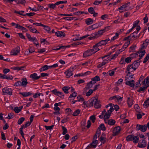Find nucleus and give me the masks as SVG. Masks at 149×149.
Returning <instances> with one entry per match:
<instances>
[{
    "instance_id": "39448f33",
    "label": "nucleus",
    "mask_w": 149,
    "mask_h": 149,
    "mask_svg": "<svg viewBox=\"0 0 149 149\" xmlns=\"http://www.w3.org/2000/svg\"><path fill=\"white\" fill-rule=\"evenodd\" d=\"M136 128L138 130H140L142 132H145L147 129V126L146 125H141L137 124L136 125Z\"/></svg>"
},
{
    "instance_id": "c9c22d12",
    "label": "nucleus",
    "mask_w": 149,
    "mask_h": 149,
    "mask_svg": "<svg viewBox=\"0 0 149 149\" xmlns=\"http://www.w3.org/2000/svg\"><path fill=\"white\" fill-rule=\"evenodd\" d=\"M145 53V50H143L141 52H137L136 54L137 55H139V57L140 58H141L143 56Z\"/></svg>"
},
{
    "instance_id": "a878e982",
    "label": "nucleus",
    "mask_w": 149,
    "mask_h": 149,
    "mask_svg": "<svg viewBox=\"0 0 149 149\" xmlns=\"http://www.w3.org/2000/svg\"><path fill=\"white\" fill-rule=\"evenodd\" d=\"M49 69H50L49 66L45 65L43 66L41 68H40L39 69V71L40 72H41L45 71Z\"/></svg>"
},
{
    "instance_id": "0eeeda50",
    "label": "nucleus",
    "mask_w": 149,
    "mask_h": 149,
    "mask_svg": "<svg viewBox=\"0 0 149 149\" xmlns=\"http://www.w3.org/2000/svg\"><path fill=\"white\" fill-rule=\"evenodd\" d=\"M74 68L73 67L71 68L65 72L64 73L65 74L66 77L67 78H69L72 75V72L74 70Z\"/></svg>"
},
{
    "instance_id": "6e6552de",
    "label": "nucleus",
    "mask_w": 149,
    "mask_h": 149,
    "mask_svg": "<svg viewBox=\"0 0 149 149\" xmlns=\"http://www.w3.org/2000/svg\"><path fill=\"white\" fill-rule=\"evenodd\" d=\"M98 141L97 140L93 141L92 142L89 144L87 147V148L89 149L91 148H95L97 143Z\"/></svg>"
},
{
    "instance_id": "423d86ee",
    "label": "nucleus",
    "mask_w": 149,
    "mask_h": 149,
    "mask_svg": "<svg viewBox=\"0 0 149 149\" xmlns=\"http://www.w3.org/2000/svg\"><path fill=\"white\" fill-rule=\"evenodd\" d=\"M3 93L4 95H11L12 94V90L10 88H5L2 89Z\"/></svg>"
},
{
    "instance_id": "1a4fd4ad",
    "label": "nucleus",
    "mask_w": 149,
    "mask_h": 149,
    "mask_svg": "<svg viewBox=\"0 0 149 149\" xmlns=\"http://www.w3.org/2000/svg\"><path fill=\"white\" fill-rule=\"evenodd\" d=\"M94 54L92 50L89 49L85 51L83 53V57H86L88 56H91L93 54Z\"/></svg>"
},
{
    "instance_id": "680f3d73",
    "label": "nucleus",
    "mask_w": 149,
    "mask_h": 149,
    "mask_svg": "<svg viewBox=\"0 0 149 149\" xmlns=\"http://www.w3.org/2000/svg\"><path fill=\"white\" fill-rule=\"evenodd\" d=\"M51 91L55 95L57 96L59 92V91H58L56 89H54L53 90H52Z\"/></svg>"
},
{
    "instance_id": "3c124183",
    "label": "nucleus",
    "mask_w": 149,
    "mask_h": 149,
    "mask_svg": "<svg viewBox=\"0 0 149 149\" xmlns=\"http://www.w3.org/2000/svg\"><path fill=\"white\" fill-rule=\"evenodd\" d=\"M104 22L103 21H101L98 23L95 24L97 28L103 25L104 24Z\"/></svg>"
},
{
    "instance_id": "7ed1b4c3",
    "label": "nucleus",
    "mask_w": 149,
    "mask_h": 149,
    "mask_svg": "<svg viewBox=\"0 0 149 149\" xmlns=\"http://www.w3.org/2000/svg\"><path fill=\"white\" fill-rule=\"evenodd\" d=\"M130 4L129 3H127L122 5L118 8V10L120 13H123L130 10V9L129 6Z\"/></svg>"
},
{
    "instance_id": "052dcab7",
    "label": "nucleus",
    "mask_w": 149,
    "mask_h": 149,
    "mask_svg": "<svg viewBox=\"0 0 149 149\" xmlns=\"http://www.w3.org/2000/svg\"><path fill=\"white\" fill-rule=\"evenodd\" d=\"M136 47V45H133L130 47L129 50V52H131L134 51Z\"/></svg>"
},
{
    "instance_id": "09e8293b",
    "label": "nucleus",
    "mask_w": 149,
    "mask_h": 149,
    "mask_svg": "<svg viewBox=\"0 0 149 149\" xmlns=\"http://www.w3.org/2000/svg\"><path fill=\"white\" fill-rule=\"evenodd\" d=\"M80 110L78 109L76 110L73 113L72 115L74 116H78L80 113Z\"/></svg>"
},
{
    "instance_id": "e2e57ef3",
    "label": "nucleus",
    "mask_w": 149,
    "mask_h": 149,
    "mask_svg": "<svg viewBox=\"0 0 149 149\" xmlns=\"http://www.w3.org/2000/svg\"><path fill=\"white\" fill-rule=\"evenodd\" d=\"M99 129L102 130H106V128L103 124H102L100 125Z\"/></svg>"
},
{
    "instance_id": "9d476101",
    "label": "nucleus",
    "mask_w": 149,
    "mask_h": 149,
    "mask_svg": "<svg viewBox=\"0 0 149 149\" xmlns=\"http://www.w3.org/2000/svg\"><path fill=\"white\" fill-rule=\"evenodd\" d=\"M100 47L98 45V43L94 45L93 47V48L91 49L93 54H95L98 51L100 50Z\"/></svg>"
},
{
    "instance_id": "bb28decb",
    "label": "nucleus",
    "mask_w": 149,
    "mask_h": 149,
    "mask_svg": "<svg viewBox=\"0 0 149 149\" xmlns=\"http://www.w3.org/2000/svg\"><path fill=\"white\" fill-rule=\"evenodd\" d=\"M102 59H103L104 61H105L106 63L109 62L111 60L109 55L106 56L102 57Z\"/></svg>"
},
{
    "instance_id": "c03bdc74",
    "label": "nucleus",
    "mask_w": 149,
    "mask_h": 149,
    "mask_svg": "<svg viewBox=\"0 0 149 149\" xmlns=\"http://www.w3.org/2000/svg\"><path fill=\"white\" fill-rule=\"evenodd\" d=\"M40 95L43 96L44 95L42 93H37L33 94V97L34 98H36L38 97Z\"/></svg>"
},
{
    "instance_id": "f3484780",
    "label": "nucleus",
    "mask_w": 149,
    "mask_h": 149,
    "mask_svg": "<svg viewBox=\"0 0 149 149\" xmlns=\"http://www.w3.org/2000/svg\"><path fill=\"white\" fill-rule=\"evenodd\" d=\"M97 28L95 24H93L92 25L89 26L86 29V31H91Z\"/></svg>"
},
{
    "instance_id": "79ce46f5",
    "label": "nucleus",
    "mask_w": 149,
    "mask_h": 149,
    "mask_svg": "<svg viewBox=\"0 0 149 149\" xmlns=\"http://www.w3.org/2000/svg\"><path fill=\"white\" fill-rule=\"evenodd\" d=\"M70 89V86H65L62 89L64 92L66 93H68V90Z\"/></svg>"
},
{
    "instance_id": "b1692460",
    "label": "nucleus",
    "mask_w": 149,
    "mask_h": 149,
    "mask_svg": "<svg viewBox=\"0 0 149 149\" xmlns=\"http://www.w3.org/2000/svg\"><path fill=\"white\" fill-rule=\"evenodd\" d=\"M122 97L118 96H115L111 97V100L114 99L116 101H120L122 100Z\"/></svg>"
},
{
    "instance_id": "6e6d98bb",
    "label": "nucleus",
    "mask_w": 149,
    "mask_h": 149,
    "mask_svg": "<svg viewBox=\"0 0 149 149\" xmlns=\"http://www.w3.org/2000/svg\"><path fill=\"white\" fill-rule=\"evenodd\" d=\"M40 42L44 45L48 44H49L48 42L45 39H41Z\"/></svg>"
},
{
    "instance_id": "774afa93",
    "label": "nucleus",
    "mask_w": 149,
    "mask_h": 149,
    "mask_svg": "<svg viewBox=\"0 0 149 149\" xmlns=\"http://www.w3.org/2000/svg\"><path fill=\"white\" fill-rule=\"evenodd\" d=\"M115 72L113 70H112L109 71L108 74L110 76H112L114 74Z\"/></svg>"
},
{
    "instance_id": "58836bf2",
    "label": "nucleus",
    "mask_w": 149,
    "mask_h": 149,
    "mask_svg": "<svg viewBox=\"0 0 149 149\" xmlns=\"http://www.w3.org/2000/svg\"><path fill=\"white\" fill-rule=\"evenodd\" d=\"M19 94L22 95L24 97H27L31 95L32 93L30 92H25L23 93H20Z\"/></svg>"
},
{
    "instance_id": "7c9ffc66",
    "label": "nucleus",
    "mask_w": 149,
    "mask_h": 149,
    "mask_svg": "<svg viewBox=\"0 0 149 149\" xmlns=\"http://www.w3.org/2000/svg\"><path fill=\"white\" fill-rule=\"evenodd\" d=\"M33 42L36 46L39 45V43L36 38L35 37H32V38L30 40Z\"/></svg>"
},
{
    "instance_id": "c756f323",
    "label": "nucleus",
    "mask_w": 149,
    "mask_h": 149,
    "mask_svg": "<svg viewBox=\"0 0 149 149\" xmlns=\"http://www.w3.org/2000/svg\"><path fill=\"white\" fill-rule=\"evenodd\" d=\"M127 73H131V72H132L135 70L132 68V66L131 65H129L127 68Z\"/></svg>"
},
{
    "instance_id": "69168bd1",
    "label": "nucleus",
    "mask_w": 149,
    "mask_h": 149,
    "mask_svg": "<svg viewBox=\"0 0 149 149\" xmlns=\"http://www.w3.org/2000/svg\"><path fill=\"white\" fill-rule=\"evenodd\" d=\"M57 96H58L61 98L63 99L64 98V95L63 93L59 91Z\"/></svg>"
},
{
    "instance_id": "603ef678",
    "label": "nucleus",
    "mask_w": 149,
    "mask_h": 149,
    "mask_svg": "<svg viewBox=\"0 0 149 149\" xmlns=\"http://www.w3.org/2000/svg\"><path fill=\"white\" fill-rule=\"evenodd\" d=\"M133 135H128L127 136V137L126 138V140L127 141H132V140L133 137Z\"/></svg>"
},
{
    "instance_id": "5701e85b",
    "label": "nucleus",
    "mask_w": 149,
    "mask_h": 149,
    "mask_svg": "<svg viewBox=\"0 0 149 149\" xmlns=\"http://www.w3.org/2000/svg\"><path fill=\"white\" fill-rule=\"evenodd\" d=\"M100 79L99 77L98 76H96L92 78L91 82H93V84H95L96 82L100 81Z\"/></svg>"
},
{
    "instance_id": "4468645a",
    "label": "nucleus",
    "mask_w": 149,
    "mask_h": 149,
    "mask_svg": "<svg viewBox=\"0 0 149 149\" xmlns=\"http://www.w3.org/2000/svg\"><path fill=\"white\" fill-rule=\"evenodd\" d=\"M121 130V128L119 126L114 127L113 130V134L115 135L118 134Z\"/></svg>"
},
{
    "instance_id": "cd10ccee",
    "label": "nucleus",
    "mask_w": 149,
    "mask_h": 149,
    "mask_svg": "<svg viewBox=\"0 0 149 149\" xmlns=\"http://www.w3.org/2000/svg\"><path fill=\"white\" fill-rule=\"evenodd\" d=\"M139 65V62L135 61L131 65L132 66V68L136 70V68L138 67Z\"/></svg>"
},
{
    "instance_id": "de8ad7c7",
    "label": "nucleus",
    "mask_w": 149,
    "mask_h": 149,
    "mask_svg": "<svg viewBox=\"0 0 149 149\" xmlns=\"http://www.w3.org/2000/svg\"><path fill=\"white\" fill-rule=\"evenodd\" d=\"M88 35H86L82 37H78L77 38H75L74 39V40H81L85 38H86L88 37Z\"/></svg>"
},
{
    "instance_id": "37998d69",
    "label": "nucleus",
    "mask_w": 149,
    "mask_h": 149,
    "mask_svg": "<svg viewBox=\"0 0 149 149\" xmlns=\"http://www.w3.org/2000/svg\"><path fill=\"white\" fill-rule=\"evenodd\" d=\"M15 28L18 29H19L24 31L26 30V29L24 27L21 26L20 25L18 24H17V25H16V26L15 27Z\"/></svg>"
},
{
    "instance_id": "393cba45",
    "label": "nucleus",
    "mask_w": 149,
    "mask_h": 149,
    "mask_svg": "<svg viewBox=\"0 0 149 149\" xmlns=\"http://www.w3.org/2000/svg\"><path fill=\"white\" fill-rule=\"evenodd\" d=\"M21 81L22 86L25 87L28 83L26 79L25 78H22Z\"/></svg>"
},
{
    "instance_id": "20e7f679",
    "label": "nucleus",
    "mask_w": 149,
    "mask_h": 149,
    "mask_svg": "<svg viewBox=\"0 0 149 149\" xmlns=\"http://www.w3.org/2000/svg\"><path fill=\"white\" fill-rule=\"evenodd\" d=\"M20 49L19 46H17L13 49L10 52V55L11 56H16L20 53Z\"/></svg>"
},
{
    "instance_id": "a18cd8bd",
    "label": "nucleus",
    "mask_w": 149,
    "mask_h": 149,
    "mask_svg": "<svg viewBox=\"0 0 149 149\" xmlns=\"http://www.w3.org/2000/svg\"><path fill=\"white\" fill-rule=\"evenodd\" d=\"M22 108V107H16L14 108V111L16 113H18L21 111Z\"/></svg>"
},
{
    "instance_id": "72a5a7b5",
    "label": "nucleus",
    "mask_w": 149,
    "mask_h": 149,
    "mask_svg": "<svg viewBox=\"0 0 149 149\" xmlns=\"http://www.w3.org/2000/svg\"><path fill=\"white\" fill-rule=\"evenodd\" d=\"M143 106L145 108H147L149 106V97L145 101Z\"/></svg>"
},
{
    "instance_id": "4c0bfd02",
    "label": "nucleus",
    "mask_w": 149,
    "mask_h": 149,
    "mask_svg": "<svg viewBox=\"0 0 149 149\" xmlns=\"http://www.w3.org/2000/svg\"><path fill=\"white\" fill-rule=\"evenodd\" d=\"M28 27L29 28V30L32 32L34 33H39L37 31V30L34 28H33L32 27H31L30 26H28Z\"/></svg>"
},
{
    "instance_id": "ddd939ff",
    "label": "nucleus",
    "mask_w": 149,
    "mask_h": 149,
    "mask_svg": "<svg viewBox=\"0 0 149 149\" xmlns=\"http://www.w3.org/2000/svg\"><path fill=\"white\" fill-rule=\"evenodd\" d=\"M110 40L109 38H108L104 40H102L97 43L98 45H99V46L101 47L102 46L106 45Z\"/></svg>"
},
{
    "instance_id": "6ab92c4d",
    "label": "nucleus",
    "mask_w": 149,
    "mask_h": 149,
    "mask_svg": "<svg viewBox=\"0 0 149 149\" xmlns=\"http://www.w3.org/2000/svg\"><path fill=\"white\" fill-rule=\"evenodd\" d=\"M105 123H108L110 125H114L115 123V121L113 119H111L109 120H105Z\"/></svg>"
},
{
    "instance_id": "13d9d810",
    "label": "nucleus",
    "mask_w": 149,
    "mask_h": 149,
    "mask_svg": "<svg viewBox=\"0 0 149 149\" xmlns=\"http://www.w3.org/2000/svg\"><path fill=\"white\" fill-rule=\"evenodd\" d=\"M15 2L17 3H25V0H15Z\"/></svg>"
},
{
    "instance_id": "864d4df0",
    "label": "nucleus",
    "mask_w": 149,
    "mask_h": 149,
    "mask_svg": "<svg viewBox=\"0 0 149 149\" xmlns=\"http://www.w3.org/2000/svg\"><path fill=\"white\" fill-rule=\"evenodd\" d=\"M14 86H22L21 81H17L15 83Z\"/></svg>"
},
{
    "instance_id": "338daca9",
    "label": "nucleus",
    "mask_w": 149,
    "mask_h": 149,
    "mask_svg": "<svg viewBox=\"0 0 149 149\" xmlns=\"http://www.w3.org/2000/svg\"><path fill=\"white\" fill-rule=\"evenodd\" d=\"M131 58L130 57H128L125 59V62L127 63H130L131 61Z\"/></svg>"
},
{
    "instance_id": "49530a36",
    "label": "nucleus",
    "mask_w": 149,
    "mask_h": 149,
    "mask_svg": "<svg viewBox=\"0 0 149 149\" xmlns=\"http://www.w3.org/2000/svg\"><path fill=\"white\" fill-rule=\"evenodd\" d=\"M77 101L80 102H82L84 100L83 97L80 95H79L77 97Z\"/></svg>"
},
{
    "instance_id": "a19ab883",
    "label": "nucleus",
    "mask_w": 149,
    "mask_h": 149,
    "mask_svg": "<svg viewBox=\"0 0 149 149\" xmlns=\"http://www.w3.org/2000/svg\"><path fill=\"white\" fill-rule=\"evenodd\" d=\"M148 78V77H147L144 79L143 83V85H148V86H149V81Z\"/></svg>"
},
{
    "instance_id": "bf43d9fd",
    "label": "nucleus",
    "mask_w": 149,
    "mask_h": 149,
    "mask_svg": "<svg viewBox=\"0 0 149 149\" xmlns=\"http://www.w3.org/2000/svg\"><path fill=\"white\" fill-rule=\"evenodd\" d=\"M139 22V21L138 20H136V21H135L133 24V26L132 27L134 29L135 27H137V26Z\"/></svg>"
},
{
    "instance_id": "4be33fe9",
    "label": "nucleus",
    "mask_w": 149,
    "mask_h": 149,
    "mask_svg": "<svg viewBox=\"0 0 149 149\" xmlns=\"http://www.w3.org/2000/svg\"><path fill=\"white\" fill-rule=\"evenodd\" d=\"M40 76H37V74L36 73L32 74L30 75V77L32 79L37 80L39 79L40 77Z\"/></svg>"
},
{
    "instance_id": "0e129e2a",
    "label": "nucleus",
    "mask_w": 149,
    "mask_h": 149,
    "mask_svg": "<svg viewBox=\"0 0 149 149\" xmlns=\"http://www.w3.org/2000/svg\"><path fill=\"white\" fill-rule=\"evenodd\" d=\"M77 95V93L75 92H73L71 94L69 97V98L75 97Z\"/></svg>"
},
{
    "instance_id": "5fc2aeb1",
    "label": "nucleus",
    "mask_w": 149,
    "mask_h": 149,
    "mask_svg": "<svg viewBox=\"0 0 149 149\" xmlns=\"http://www.w3.org/2000/svg\"><path fill=\"white\" fill-rule=\"evenodd\" d=\"M24 118L23 117H21L19 119L18 121V123L19 125L21 124L24 120Z\"/></svg>"
},
{
    "instance_id": "f03ea898",
    "label": "nucleus",
    "mask_w": 149,
    "mask_h": 149,
    "mask_svg": "<svg viewBox=\"0 0 149 149\" xmlns=\"http://www.w3.org/2000/svg\"><path fill=\"white\" fill-rule=\"evenodd\" d=\"M90 106V107L94 106L96 108H99L101 107L100 101L95 98L93 99L91 102Z\"/></svg>"
},
{
    "instance_id": "aec40b11",
    "label": "nucleus",
    "mask_w": 149,
    "mask_h": 149,
    "mask_svg": "<svg viewBox=\"0 0 149 149\" xmlns=\"http://www.w3.org/2000/svg\"><path fill=\"white\" fill-rule=\"evenodd\" d=\"M127 103L129 107H131L134 104L133 100L132 97H128L127 100Z\"/></svg>"
},
{
    "instance_id": "e433bc0d",
    "label": "nucleus",
    "mask_w": 149,
    "mask_h": 149,
    "mask_svg": "<svg viewBox=\"0 0 149 149\" xmlns=\"http://www.w3.org/2000/svg\"><path fill=\"white\" fill-rule=\"evenodd\" d=\"M119 33V31L116 33L115 34V35L113 37L111 38V39L110 40L111 41H113L117 39L118 37Z\"/></svg>"
},
{
    "instance_id": "9b49d317",
    "label": "nucleus",
    "mask_w": 149,
    "mask_h": 149,
    "mask_svg": "<svg viewBox=\"0 0 149 149\" xmlns=\"http://www.w3.org/2000/svg\"><path fill=\"white\" fill-rule=\"evenodd\" d=\"M146 141L144 140H142L140 141L138 143V146L140 148H143L146 146Z\"/></svg>"
},
{
    "instance_id": "473e14b6",
    "label": "nucleus",
    "mask_w": 149,
    "mask_h": 149,
    "mask_svg": "<svg viewBox=\"0 0 149 149\" xmlns=\"http://www.w3.org/2000/svg\"><path fill=\"white\" fill-rule=\"evenodd\" d=\"M105 32V31L103 29L98 31L97 33L96 34L97 37L101 36Z\"/></svg>"
},
{
    "instance_id": "4d7b16f0",
    "label": "nucleus",
    "mask_w": 149,
    "mask_h": 149,
    "mask_svg": "<svg viewBox=\"0 0 149 149\" xmlns=\"http://www.w3.org/2000/svg\"><path fill=\"white\" fill-rule=\"evenodd\" d=\"M93 90L92 89L89 90L86 93V96H90L93 93Z\"/></svg>"
},
{
    "instance_id": "a211bd4d",
    "label": "nucleus",
    "mask_w": 149,
    "mask_h": 149,
    "mask_svg": "<svg viewBox=\"0 0 149 149\" xmlns=\"http://www.w3.org/2000/svg\"><path fill=\"white\" fill-rule=\"evenodd\" d=\"M97 28L95 24H93L92 25L89 26L86 29V31H91Z\"/></svg>"
},
{
    "instance_id": "2f4dec72",
    "label": "nucleus",
    "mask_w": 149,
    "mask_h": 149,
    "mask_svg": "<svg viewBox=\"0 0 149 149\" xmlns=\"http://www.w3.org/2000/svg\"><path fill=\"white\" fill-rule=\"evenodd\" d=\"M93 20L90 18H88L85 20L86 24L88 25L92 24L93 23Z\"/></svg>"
},
{
    "instance_id": "f257e3e1",
    "label": "nucleus",
    "mask_w": 149,
    "mask_h": 149,
    "mask_svg": "<svg viewBox=\"0 0 149 149\" xmlns=\"http://www.w3.org/2000/svg\"><path fill=\"white\" fill-rule=\"evenodd\" d=\"M113 107H111L107 111L104 110L102 112L101 114L99 116V117L100 118H104V121L105 120H107L110 116L113 110Z\"/></svg>"
},
{
    "instance_id": "412c9836",
    "label": "nucleus",
    "mask_w": 149,
    "mask_h": 149,
    "mask_svg": "<svg viewBox=\"0 0 149 149\" xmlns=\"http://www.w3.org/2000/svg\"><path fill=\"white\" fill-rule=\"evenodd\" d=\"M55 34L58 37H63L65 35L64 33L61 31L56 32Z\"/></svg>"
},
{
    "instance_id": "f8f14e48",
    "label": "nucleus",
    "mask_w": 149,
    "mask_h": 149,
    "mask_svg": "<svg viewBox=\"0 0 149 149\" xmlns=\"http://www.w3.org/2000/svg\"><path fill=\"white\" fill-rule=\"evenodd\" d=\"M125 83L126 85L129 86L131 87H133L134 85L135 82L133 80H128V82L126 80H125Z\"/></svg>"
},
{
    "instance_id": "8fccbe9b",
    "label": "nucleus",
    "mask_w": 149,
    "mask_h": 149,
    "mask_svg": "<svg viewBox=\"0 0 149 149\" xmlns=\"http://www.w3.org/2000/svg\"><path fill=\"white\" fill-rule=\"evenodd\" d=\"M43 26L44 27V29L46 31V32H47V33H50V29L49 26H45L44 25Z\"/></svg>"
},
{
    "instance_id": "f704fd0d",
    "label": "nucleus",
    "mask_w": 149,
    "mask_h": 149,
    "mask_svg": "<svg viewBox=\"0 0 149 149\" xmlns=\"http://www.w3.org/2000/svg\"><path fill=\"white\" fill-rule=\"evenodd\" d=\"M60 105L61 103H55L54 105V109L55 110V111H60V109L58 107V106H60Z\"/></svg>"
},
{
    "instance_id": "ea45409f",
    "label": "nucleus",
    "mask_w": 149,
    "mask_h": 149,
    "mask_svg": "<svg viewBox=\"0 0 149 149\" xmlns=\"http://www.w3.org/2000/svg\"><path fill=\"white\" fill-rule=\"evenodd\" d=\"M132 141L135 143H137L139 141V138L137 136H134L133 135Z\"/></svg>"
},
{
    "instance_id": "2eb2a0df",
    "label": "nucleus",
    "mask_w": 149,
    "mask_h": 149,
    "mask_svg": "<svg viewBox=\"0 0 149 149\" xmlns=\"http://www.w3.org/2000/svg\"><path fill=\"white\" fill-rule=\"evenodd\" d=\"M133 75L131 73H127L126 74L125 80H126L128 82V80H132V78H133Z\"/></svg>"
},
{
    "instance_id": "c85d7f7f",
    "label": "nucleus",
    "mask_w": 149,
    "mask_h": 149,
    "mask_svg": "<svg viewBox=\"0 0 149 149\" xmlns=\"http://www.w3.org/2000/svg\"><path fill=\"white\" fill-rule=\"evenodd\" d=\"M105 136V134H102L100 138V141L102 143H104L106 141V139L104 137Z\"/></svg>"
},
{
    "instance_id": "dca6fc26",
    "label": "nucleus",
    "mask_w": 149,
    "mask_h": 149,
    "mask_svg": "<svg viewBox=\"0 0 149 149\" xmlns=\"http://www.w3.org/2000/svg\"><path fill=\"white\" fill-rule=\"evenodd\" d=\"M97 28L95 24H93L92 25L89 26L86 29V31H91Z\"/></svg>"
}]
</instances>
